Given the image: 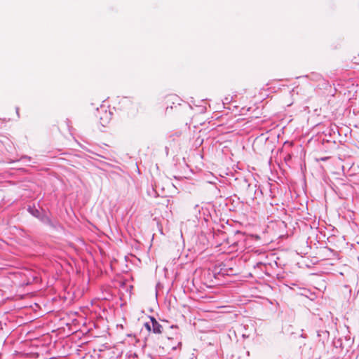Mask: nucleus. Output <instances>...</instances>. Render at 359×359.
<instances>
[{
	"label": "nucleus",
	"mask_w": 359,
	"mask_h": 359,
	"mask_svg": "<svg viewBox=\"0 0 359 359\" xmlns=\"http://www.w3.org/2000/svg\"><path fill=\"white\" fill-rule=\"evenodd\" d=\"M181 346V339L177 327H170L164 332L159 340V353L170 354Z\"/></svg>",
	"instance_id": "nucleus-1"
},
{
	"label": "nucleus",
	"mask_w": 359,
	"mask_h": 359,
	"mask_svg": "<svg viewBox=\"0 0 359 359\" xmlns=\"http://www.w3.org/2000/svg\"><path fill=\"white\" fill-rule=\"evenodd\" d=\"M144 327L149 332L152 331L155 334L163 332L162 325L154 317L149 318V320L144 323Z\"/></svg>",
	"instance_id": "nucleus-2"
},
{
	"label": "nucleus",
	"mask_w": 359,
	"mask_h": 359,
	"mask_svg": "<svg viewBox=\"0 0 359 359\" xmlns=\"http://www.w3.org/2000/svg\"><path fill=\"white\" fill-rule=\"evenodd\" d=\"M100 124L102 126H107L109 123V114L107 113V111H104V118H103L102 117H100Z\"/></svg>",
	"instance_id": "nucleus-3"
}]
</instances>
